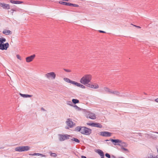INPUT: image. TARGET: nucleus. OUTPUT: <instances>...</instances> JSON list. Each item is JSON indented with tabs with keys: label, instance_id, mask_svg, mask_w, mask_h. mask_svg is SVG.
Wrapping results in <instances>:
<instances>
[{
	"label": "nucleus",
	"instance_id": "nucleus-1",
	"mask_svg": "<svg viewBox=\"0 0 158 158\" xmlns=\"http://www.w3.org/2000/svg\"><path fill=\"white\" fill-rule=\"evenodd\" d=\"M91 78L92 77L90 75H86L81 78L80 82L84 85H86L87 84L90 82Z\"/></svg>",
	"mask_w": 158,
	"mask_h": 158
},
{
	"label": "nucleus",
	"instance_id": "nucleus-2",
	"mask_svg": "<svg viewBox=\"0 0 158 158\" xmlns=\"http://www.w3.org/2000/svg\"><path fill=\"white\" fill-rule=\"evenodd\" d=\"M6 41V39L4 38H0V50H6L9 47L8 43H4Z\"/></svg>",
	"mask_w": 158,
	"mask_h": 158
},
{
	"label": "nucleus",
	"instance_id": "nucleus-3",
	"mask_svg": "<svg viewBox=\"0 0 158 158\" xmlns=\"http://www.w3.org/2000/svg\"><path fill=\"white\" fill-rule=\"evenodd\" d=\"M92 132V130L90 128L83 127L81 128V133L86 135H90Z\"/></svg>",
	"mask_w": 158,
	"mask_h": 158
},
{
	"label": "nucleus",
	"instance_id": "nucleus-4",
	"mask_svg": "<svg viewBox=\"0 0 158 158\" xmlns=\"http://www.w3.org/2000/svg\"><path fill=\"white\" fill-rule=\"evenodd\" d=\"M105 141L110 142L109 143H108V144L110 143V141H111L115 145H121V144H122L123 143L122 141L117 139H110L109 140L106 139L105 140Z\"/></svg>",
	"mask_w": 158,
	"mask_h": 158
},
{
	"label": "nucleus",
	"instance_id": "nucleus-5",
	"mask_svg": "<svg viewBox=\"0 0 158 158\" xmlns=\"http://www.w3.org/2000/svg\"><path fill=\"white\" fill-rule=\"evenodd\" d=\"M30 147L28 146H22L15 148V150L18 152H23L29 150Z\"/></svg>",
	"mask_w": 158,
	"mask_h": 158
},
{
	"label": "nucleus",
	"instance_id": "nucleus-6",
	"mask_svg": "<svg viewBox=\"0 0 158 158\" xmlns=\"http://www.w3.org/2000/svg\"><path fill=\"white\" fill-rule=\"evenodd\" d=\"M45 76L48 79L51 78L52 79H55L56 77V74L54 72H50L45 74Z\"/></svg>",
	"mask_w": 158,
	"mask_h": 158
},
{
	"label": "nucleus",
	"instance_id": "nucleus-7",
	"mask_svg": "<svg viewBox=\"0 0 158 158\" xmlns=\"http://www.w3.org/2000/svg\"><path fill=\"white\" fill-rule=\"evenodd\" d=\"M157 134H158V132H153L152 133L150 134H145V137L148 138H156L157 137Z\"/></svg>",
	"mask_w": 158,
	"mask_h": 158
},
{
	"label": "nucleus",
	"instance_id": "nucleus-8",
	"mask_svg": "<svg viewBox=\"0 0 158 158\" xmlns=\"http://www.w3.org/2000/svg\"><path fill=\"white\" fill-rule=\"evenodd\" d=\"M100 135L105 137H109L111 136L113 134L111 132L107 131H102L99 133Z\"/></svg>",
	"mask_w": 158,
	"mask_h": 158
},
{
	"label": "nucleus",
	"instance_id": "nucleus-9",
	"mask_svg": "<svg viewBox=\"0 0 158 158\" xmlns=\"http://www.w3.org/2000/svg\"><path fill=\"white\" fill-rule=\"evenodd\" d=\"M86 116L87 118H89L92 119H95L96 118V115L90 112H87L86 114Z\"/></svg>",
	"mask_w": 158,
	"mask_h": 158
},
{
	"label": "nucleus",
	"instance_id": "nucleus-10",
	"mask_svg": "<svg viewBox=\"0 0 158 158\" xmlns=\"http://www.w3.org/2000/svg\"><path fill=\"white\" fill-rule=\"evenodd\" d=\"M87 124L93 127H96L100 128L102 127L101 124L98 123H87Z\"/></svg>",
	"mask_w": 158,
	"mask_h": 158
},
{
	"label": "nucleus",
	"instance_id": "nucleus-11",
	"mask_svg": "<svg viewBox=\"0 0 158 158\" xmlns=\"http://www.w3.org/2000/svg\"><path fill=\"white\" fill-rule=\"evenodd\" d=\"M0 6L5 9H9L10 8V6L9 4H5L4 3L0 2Z\"/></svg>",
	"mask_w": 158,
	"mask_h": 158
},
{
	"label": "nucleus",
	"instance_id": "nucleus-12",
	"mask_svg": "<svg viewBox=\"0 0 158 158\" xmlns=\"http://www.w3.org/2000/svg\"><path fill=\"white\" fill-rule=\"evenodd\" d=\"M111 94H115L118 96H119V97H121L127 96V95L126 94H123L120 95V92L118 91H112V92H111Z\"/></svg>",
	"mask_w": 158,
	"mask_h": 158
},
{
	"label": "nucleus",
	"instance_id": "nucleus-13",
	"mask_svg": "<svg viewBox=\"0 0 158 158\" xmlns=\"http://www.w3.org/2000/svg\"><path fill=\"white\" fill-rule=\"evenodd\" d=\"M66 123L68 126L70 128H72L73 127V123L70 118L67 119V121L66 122Z\"/></svg>",
	"mask_w": 158,
	"mask_h": 158
},
{
	"label": "nucleus",
	"instance_id": "nucleus-14",
	"mask_svg": "<svg viewBox=\"0 0 158 158\" xmlns=\"http://www.w3.org/2000/svg\"><path fill=\"white\" fill-rule=\"evenodd\" d=\"M35 57V55L34 54L30 56L27 57L26 58V62H29L31 61Z\"/></svg>",
	"mask_w": 158,
	"mask_h": 158
},
{
	"label": "nucleus",
	"instance_id": "nucleus-15",
	"mask_svg": "<svg viewBox=\"0 0 158 158\" xmlns=\"http://www.w3.org/2000/svg\"><path fill=\"white\" fill-rule=\"evenodd\" d=\"M59 138H68L70 136L68 135H61L59 134Z\"/></svg>",
	"mask_w": 158,
	"mask_h": 158
},
{
	"label": "nucleus",
	"instance_id": "nucleus-16",
	"mask_svg": "<svg viewBox=\"0 0 158 158\" xmlns=\"http://www.w3.org/2000/svg\"><path fill=\"white\" fill-rule=\"evenodd\" d=\"M29 155H30V156H41V157H44L45 156V155H44L43 154H40V153H34V154H29Z\"/></svg>",
	"mask_w": 158,
	"mask_h": 158
},
{
	"label": "nucleus",
	"instance_id": "nucleus-17",
	"mask_svg": "<svg viewBox=\"0 0 158 158\" xmlns=\"http://www.w3.org/2000/svg\"><path fill=\"white\" fill-rule=\"evenodd\" d=\"M2 33L5 35H9L11 33V32L9 30H5L3 31Z\"/></svg>",
	"mask_w": 158,
	"mask_h": 158
},
{
	"label": "nucleus",
	"instance_id": "nucleus-18",
	"mask_svg": "<svg viewBox=\"0 0 158 158\" xmlns=\"http://www.w3.org/2000/svg\"><path fill=\"white\" fill-rule=\"evenodd\" d=\"M59 3L62 5H64L66 6H69L70 3L62 1H59Z\"/></svg>",
	"mask_w": 158,
	"mask_h": 158
},
{
	"label": "nucleus",
	"instance_id": "nucleus-19",
	"mask_svg": "<svg viewBox=\"0 0 158 158\" xmlns=\"http://www.w3.org/2000/svg\"><path fill=\"white\" fill-rule=\"evenodd\" d=\"M20 95L23 98L31 97L32 96V95H31L27 94H23L21 93L20 94Z\"/></svg>",
	"mask_w": 158,
	"mask_h": 158
},
{
	"label": "nucleus",
	"instance_id": "nucleus-20",
	"mask_svg": "<svg viewBox=\"0 0 158 158\" xmlns=\"http://www.w3.org/2000/svg\"><path fill=\"white\" fill-rule=\"evenodd\" d=\"M95 152L98 153V154H99L100 156L104 154V153L100 149H97L95 151Z\"/></svg>",
	"mask_w": 158,
	"mask_h": 158
},
{
	"label": "nucleus",
	"instance_id": "nucleus-21",
	"mask_svg": "<svg viewBox=\"0 0 158 158\" xmlns=\"http://www.w3.org/2000/svg\"><path fill=\"white\" fill-rule=\"evenodd\" d=\"M82 127H80V126L77 127L75 128V130L77 131H80V132L81 133V128H82Z\"/></svg>",
	"mask_w": 158,
	"mask_h": 158
},
{
	"label": "nucleus",
	"instance_id": "nucleus-22",
	"mask_svg": "<svg viewBox=\"0 0 158 158\" xmlns=\"http://www.w3.org/2000/svg\"><path fill=\"white\" fill-rule=\"evenodd\" d=\"M72 102L74 104L78 103L79 102V100H78L75 99H73L72 100Z\"/></svg>",
	"mask_w": 158,
	"mask_h": 158
},
{
	"label": "nucleus",
	"instance_id": "nucleus-23",
	"mask_svg": "<svg viewBox=\"0 0 158 158\" xmlns=\"http://www.w3.org/2000/svg\"><path fill=\"white\" fill-rule=\"evenodd\" d=\"M98 85L97 84H95V85L92 84L91 88H92L97 89L98 88Z\"/></svg>",
	"mask_w": 158,
	"mask_h": 158
},
{
	"label": "nucleus",
	"instance_id": "nucleus-24",
	"mask_svg": "<svg viewBox=\"0 0 158 158\" xmlns=\"http://www.w3.org/2000/svg\"><path fill=\"white\" fill-rule=\"evenodd\" d=\"M104 90H105V91L110 93H111V92H112V90L110 89L109 88L107 87H104Z\"/></svg>",
	"mask_w": 158,
	"mask_h": 158
},
{
	"label": "nucleus",
	"instance_id": "nucleus-25",
	"mask_svg": "<svg viewBox=\"0 0 158 158\" xmlns=\"http://www.w3.org/2000/svg\"><path fill=\"white\" fill-rule=\"evenodd\" d=\"M66 103L67 105H68L71 106H73V105L72 102L71 101H67L66 102Z\"/></svg>",
	"mask_w": 158,
	"mask_h": 158
},
{
	"label": "nucleus",
	"instance_id": "nucleus-26",
	"mask_svg": "<svg viewBox=\"0 0 158 158\" xmlns=\"http://www.w3.org/2000/svg\"><path fill=\"white\" fill-rule=\"evenodd\" d=\"M69 6H73L75 7H79V5L77 4H73L70 3Z\"/></svg>",
	"mask_w": 158,
	"mask_h": 158
},
{
	"label": "nucleus",
	"instance_id": "nucleus-27",
	"mask_svg": "<svg viewBox=\"0 0 158 158\" xmlns=\"http://www.w3.org/2000/svg\"><path fill=\"white\" fill-rule=\"evenodd\" d=\"M64 80L65 81L69 83H70V82L71 81V80L69 79V78H64Z\"/></svg>",
	"mask_w": 158,
	"mask_h": 158
},
{
	"label": "nucleus",
	"instance_id": "nucleus-28",
	"mask_svg": "<svg viewBox=\"0 0 158 158\" xmlns=\"http://www.w3.org/2000/svg\"><path fill=\"white\" fill-rule=\"evenodd\" d=\"M77 110H81V108L77 106V105H75L73 106Z\"/></svg>",
	"mask_w": 158,
	"mask_h": 158
},
{
	"label": "nucleus",
	"instance_id": "nucleus-29",
	"mask_svg": "<svg viewBox=\"0 0 158 158\" xmlns=\"http://www.w3.org/2000/svg\"><path fill=\"white\" fill-rule=\"evenodd\" d=\"M72 141H74L77 143H79L80 140L78 139H72Z\"/></svg>",
	"mask_w": 158,
	"mask_h": 158
},
{
	"label": "nucleus",
	"instance_id": "nucleus-30",
	"mask_svg": "<svg viewBox=\"0 0 158 158\" xmlns=\"http://www.w3.org/2000/svg\"><path fill=\"white\" fill-rule=\"evenodd\" d=\"M50 155L52 156H53L54 157H56L57 156L56 154L54 153H51L50 154Z\"/></svg>",
	"mask_w": 158,
	"mask_h": 158
},
{
	"label": "nucleus",
	"instance_id": "nucleus-31",
	"mask_svg": "<svg viewBox=\"0 0 158 158\" xmlns=\"http://www.w3.org/2000/svg\"><path fill=\"white\" fill-rule=\"evenodd\" d=\"M10 3H12L16 4V1H15L13 0H10Z\"/></svg>",
	"mask_w": 158,
	"mask_h": 158
},
{
	"label": "nucleus",
	"instance_id": "nucleus-32",
	"mask_svg": "<svg viewBox=\"0 0 158 158\" xmlns=\"http://www.w3.org/2000/svg\"><path fill=\"white\" fill-rule=\"evenodd\" d=\"M77 82L71 80L70 83L72 84L73 85H76Z\"/></svg>",
	"mask_w": 158,
	"mask_h": 158
},
{
	"label": "nucleus",
	"instance_id": "nucleus-33",
	"mask_svg": "<svg viewBox=\"0 0 158 158\" xmlns=\"http://www.w3.org/2000/svg\"><path fill=\"white\" fill-rule=\"evenodd\" d=\"M105 156L108 158H110V155L108 153H106L105 154Z\"/></svg>",
	"mask_w": 158,
	"mask_h": 158
},
{
	"label": "nucleus",
	"instance_id": "nucleus-34",
	"mask_svg": "<svg viewBox=\"0 0 158 158\" xmlns=\"http://www.w3.org/2000/svg\"><path fill=\"white\" fill-rule=\"evenodd\" d=\"M23 3V2L16 1V4H20Z\"/></svg>",
	"mask_w": 158,
	"mask_h": 158
},
{
	"label": "nucleus",
	"instance_id": "nucleus-35",
	"mask_svg": "<svg viewBox=\"0 0 158 158\" xmlns=\"http://www.w3.org/2000/svg\"><path fill=\"white\" fill-rule=\"evenodd\" d=\"M87 86L91 88L92 84L91 83V82L87 84Z\"/></svg>",
	"mask_w": 158,
	"mask_h": 158
},
{
	"label": "nucleus",
	"instance_id": "nucleus-36",
	"mask_svg": "<svg viewBox=\"0 0 158 158\" xmlns=\"http://www.w3.org/2000/svg\"><path fill=\"white\" fill-rule=\"evenodd\" d=\"M81 84L80 83L77 82L75 85L80 87Z\"/></svg>",
	"mask_w": 158,
	"mask_h": 158
},
{
	"label": "nucleus",
	"instance_id": "nucleus-37",
	"mask_svg": "<svg viewBox=\"0 0 158 158\" xmlns=\"http://www.w3.org/2000/svg\"><path fill=\"white\" fill-rule=\"evenodd\" d=\"M64 70L67 72H71V71L70 70H69V69H64Z\"/></svg>",
	"mask_w": 158,
	"mask_h": 158
},
{
	"label": "nucleus",
	"instance_id": "nucleus-38",
	"mask_svg": "<svg viewBox=\"0 0 158 158\" xmlns=\"http://www.w3.org/2000/svg\"><path fill=\"white\" fill-rule=\"evenodd\" d=\"M152 158H158V154L156 156H151Z\"/></svg>",
	"mask_w": 158,
	"mask_h": 158
},
{
	"label": "nucleus",
	"instance_id": "nucleus-39",
	"mask_svg": "<svg viewBox=\"0 0 158 158\" xmlns=\"http://www.w3.org/2000/svg\"><path fill=\"white\" fill-rule=\"evenodd\" d=\"M80 87H81L82 89H85V86H84V85H81V84Z\"/></svg>",
	"mask_w": 158,
	"mask_h": 158
},
{
	"label": "nucleus",
	"instance_id": "nucleus-40",
	"mask_svg": "<svg viewBox=\"0 0 158 158\" xmlns=\"http://www.w3.org/2000/svg\"><path fill=\"white\" fill-rule=\"evenodd\" d=\"M17 56V58L18 59H19L20 60H21V57H20V56H19V55H17V56Z\"/></svg>",
	"mask_w": 158,
	"mask_h": 158
},
{
	"label": "nucleus",
	"instance_id": "nucleus-41",
	"mask_svg": "<svg viewBox=\"0 0 158 158\" xmlns=\"http://www.w3.org/2000/svg\"><path fill=\"white\" fill-rule=\"evenodd\" d=\"M99 31L100 33H106V32L105 31H101V30H99Z\"/></svg>",
	"mask_w": 158,
	"mask_h": 158
},
{
	"label": "nucleus",
	"instance_id": "nucleus-42",
	"mask_svg": "<svg viewBox=\"0 0 158 158\" xmlns=\"http://www.w3.org/2000/svg\"><path fill=\"white\" fill-rule=\"evenodd\" d=\"M65 139H59V141H64Z\"/></svg>",
	"mask_w": 158,
	"mask_h": 158
},
{
	"label": "nucleus",
	"instance_id": "nucleus-43",
	"mask_svg": "<svg viewBox=\"0 0 158 158\" xmlns=\"http://www.w3.org/2000/svg\"><path fill=\"white\" fill-rule=\"evenodd\" d=\"M11 10L13 11L12 12H11V13L12 15H13V11H15V10H14L13 9H11Z\"/></svg>",
	"mask_w": 158,
	"mask_h": 158
},
{
	"label": "nucleus",
	"instance_id": "nucleus-44",
	"mask_svg": "<svg viewBox=\"0 0 158 158\" xmlns=\"http://www.w3.org/2000/svg\"><path fill=\"white\" fill-rule=\"evenodd\" d=\"M123 149L125 151H128V149L127 148H123Z\"/></svg>",
	"mask_w": 158,
	"mask_h": 158
},
{
	"label": "nucleus",
	"instance_id": "nucleus-45",
	"mask_svg": "<svg viewBox=\"0 0 158 158\" xmlns=\"http://www.w3.org/2000/svg\"><path fill=\"white\" fill-rule=\"evenodd\" d=\"M156 150H157V154H158V146H156Z\"/></svg>",
	"mask_w": 158,
	"mask_h": 158
},
{
	"label": "nucleus",
	"instance_id": "nucleus-46",
	"mask_svg": "<svg viewBox=\"0 0 158 158\" xmlns=\"http://www.w3.org/2000/svg\"><path fill=\"white\" fill-rule=\"evenodd\" d=\"M101 158H104V154L102 155V156H101Z\"/></svg>",
	"mask_w": 158,
	"mask_h": 158
},
{
	"label": "nucleus",
	"instance_id": "nucleus-47",
	"mask_svg": "<svg viewBox=\"0 0 158 158\" xmlns=\"http://www.w3.org/2000/svg\"><path fill=\"white\" fill-rule=\"evenodd\" d=\"M155 101L156 102H158V98L155 99Z\"/></svg>",
	"mask_w": 158,
	"mask_h": 158
},
{
	"label": "nucleus",
	"instance_id": "nucleus-48",
	"mask_svg": "<svg viewBox=\"0 0 158 158\" xmlns=\"http://www.w3.org/2000/svg\"><path fill=\"white\" fill-rule=\"evenodd\" d=\"M81 158H87L85 156H81Z\"/></svg>",
	"mask_w": 158,
	"mask_h": 158
},
{
	"label": "nucleus",
	"instance_id": "nucleus-49",
	"mask_svg": "<svg viewBox=\"0 0 158 158\" xmlns=\"http://www.w3.org/2000/svg\"><path fill=\"white\" fill-rule=\"evenodd\" d=\"M134 26H135V27H136L137 28H141V27H139V26H135V25H134Z\"/></svg>",
	"mask_w": 158,
	"mask_h": 158
},
{
	"label": "nucleus",
	"instance_id": "nucleus-50",
	"mask_svg": "<svg viewBox=\"0 0 158 158\" xmlns=\"http://www.w3.org/2000/svg\"><path fill=\"white\" fill-rule=\"evenodd\" d=\"M111 158H116V157L114 156H112Z\"/></svg>",
	"mask_w": 158,
	"mask_h": 158
},
{
	"label": "nucleus",
	"instance_id": "nucleus-51",
	"mask_svg": "<svg viewBox=\"0 0 158 158\" xmlns=\"http://www.w3.org/2000/svg\"><path fill=\"white\" fill-rule=\"evenodd\" d=\"M41 110L43 111H45V110L43 107L41 108Z\"/></svg>",
	"mask_w": 158,
	"mask_h": 158
}]
</instances>
